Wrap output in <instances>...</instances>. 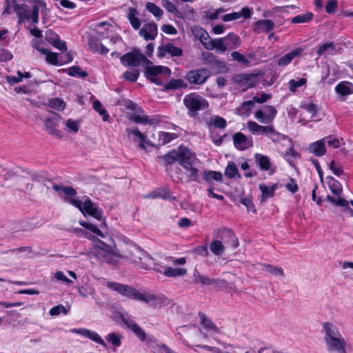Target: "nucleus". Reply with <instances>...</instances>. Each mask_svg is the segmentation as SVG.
Listing matches in <instances>:
<instances>
[{
	"instance_id": "3c124183",
	"label": "nucleus",
	"mask_w": 353,
	"mask_h": 353,
	"mask_svg": "<svg viewBox=\"0 0 353 353\" xmlns=\"http://www.w3.org/2000/svg\"><path fill=\"white\" fill-rule=\"evenodd\" d=\"M313 17V14L310 12H306L304 14H299L291 19V22L292 23H307L312 20Z\"/></svg>"
},
{
	"instance_id": "f8f14e48",
	"label": "nucleus",
	"mask_w": 353,
	"mask_h": 353,
	"mask_svg": "<svg viewBox=\"0 0 353 353\" xmlns=\"http://www.w3.org/2000/svg\"><path fill=\"white\" fill-rule=\"evenodd\" d=\"M218 238L223 240L225 243L232 248H236L239 245L237 237L233 230L230 228H223L220 229L218 231Z\"/></svg>"
},
{
	"instance_id": "5701e85b",
	"label": "nucleus",
	"mask_w": 353,
	"mask_h": 353,
	"mask_svg": "<svg viewBox=\"0 0 353 353\" xmlns=\"http://www.w3.org/2000/svg\"><path fill=\"white\" fill-rule=\"evenodd\" d=\"M325 141L326 139H322L311 143L308 147V150L316 157L324 155L326 153Z\"/></svg>"
},
{
	"instance_id": "0e129e2a",
	"label": "nucleus",
	"mask_w": 353,
	"mask_h": 353,
	"mask_svg": "<svg viewBox=\"0 0 353 353\" xmlns=\"http://www.w3.org/2000/svg\"><path fill=\"white\" fill-rule=\"evenodd\" d=\"M303 108L305 109L307 112H309L312 114V118H314L316 117L317 113L319 111V108L317 105L310 103L309 104H305L301 106Z\"/></svg>"
},
{
	"instance_id": "c756f323",
	"label": "nucleus",
	"mask_w": 353,
	"mask_h": 353,
	"mask_svg": "<svg viewBox=\"0 0 353 353\" xmlns=\"http://www.w3.org/2000/svg\"><path fill=\"white\" fill-rule=\"evenodd\" d=\"M336 93L341 96H347L353 93V84L349 81H341L335 87Z\"/></svg>"
},
{
	"instance_id": "58836bf2",
	"label": "nucleus",
	"mask_w": 353,
	"mask_h": 353,
	"mask_svg": "<svg viewBox=\"0 0 353 353\" xmlns=\"http://www.w3.org/2000/svg\"><path fill=\"white\" fill-rule=\"evenodd\" d=\"M176 138V135L174 133L160 132L158 135V144L159 145H164Z\"/></svg>"
},
{
	"instance_id": "6ab92c4d",
	"label": "nucleus",
	"mask_w": 353,
	"mask_h": 353,
	"mask_svg": "<svg viewBox=\"0 0 353 353\" xmlns=\"http://www.w3.org/2000/svg\"><path fill=\"white\" fill-rule=\"evenodd\" d=\"M129 119L136 123H143L148 125L157 124L160 122V119L158 116H153L150 118L148 116L143 114H130Z\"/></svg>"
},
{
	"instance_id": "a19ab883",
	"label": "nucleus",
	"mask_w": 353,
	"mask_h": 353,
	"mask_svg": "<svg viewBox=\"0 0 353 353\" xmlns=\"http://www.w3.org/2000/svg\"><path fill=\"white\" fill-rule=\"evenodd\" d=\"M327 179H329L328 185L331 192L334 194L340 196V194L342 192V187L339 182L332 176H329Z\"/></svg>"
},
{
	"instance_id": "338daca9",
	"label": "nucleus",
	"mask_w": 353,
	"mask_h": 353,
	"mask_svg": "<svg viewBox=\"0 0 353 353\" xmlns=\"http://www.w3.org/2000/svg\"><path fill=\"white\" fill-rule=\"evenodd\" d=\"M334 205L344 208L345 210H348L350 212L351 216H353V210L351 208H350L349 202L347 201H346L345 199H344L341 197L336 199Z\"/></svg>"
},
{
	"instance_id": "2f4dec72",
	"label": "nucleus",
	"mask_w": 353,
	"mask_h": 353,
	"mask_svg": "<svg viewBox=\"0 0 353 353\" xmlns=\"http://www.w3.org/2000/svg\"><path fill=\"white\" fill-rule=\"evenodd\" d=\"M52 34V31L47 32L46 36V40L49 43H50L52 45H53V46L57 48V49H59V50H60L61 51H66L67 50V46H66L65 42L63 41H61L60 39H59V37L58 35H57V34L54 35V39L49 37V35Z\"/></svg>"
},
{
	"instance_id": "dca6fc26",
	"label": "nucleus",
	"mask_w": 353,
	"mask_h": 353,
	"mask_svg": "<svg viewBox=\"0 0 353 353\" xmlns=\"http://www.w3.org/2000/svg\"><path fill=\"white\" fill-rule=\"evenodd\" d=\"M232 138L234 146L239 150H244L252 146V141L242 132H236Z\"/></svg>"
},
{
	"instance_id": "680f3d73",
	"label": "nucleus",
	"mask_w": 353,
	"mask_h": 353,
	"mask_svg": "<svg viewBox=\"0 0 353 353\" xmlns=\"http://www.w3.org/2000/svg\"><path fill=\"white\" fill-rule=\"evenodd\" d=\"M139 76V70L134 69L132 71H126L123 73V77L125 80L135 82Z\"/></svg>"
},
{
	"instance_id": "412c9836",
	"label": "nucleus",
	"mask_w": 353,
	"mask_h": 353,
	"mask_svg": "<svg viewBox=\"0 0 353 353\" xmlns=\"http://www.w3.org/2000/svg\"><path fill=\"white\" fill-rule=\"evenodd\" d=\"M275 27V23L270 19H260L253 24V30L256 33H259L261 30L269 32L272 30Z\"/></svg>"
},
{
	"instance_id": "9b49d317",
	"label": "nucleus",
	"mask_w": 353,
	"mask_h": 353,
	"mask_svg": "<svg viewBox=\"0 0 353 353\" xmlns=\"http://www.w3.org/2000/svg\"><path fill=\"white\" fill-rule=\"evenodd\" d=\"M37 50H39L41 53L46 55V59L47 61L52 65H62L63 63H69L72 61V57L69 53H66L64 56L65 57V59H63L62 57H61L59 63L58 60V54L55 52H52L48 49H45L43 48H40L39 46H35L34 47Z\"/></svg>"
},
{
	"instance_id": "37998d69",
	"label": "nucleus",
	"mask_w": 353,
	"mask_h": 353,
	"mask_svg": "<svg viewBox=\"0 0 353 353\" xmlns=\"http://www.w3.org/2000/svg\"><path fill=\"white\" fill-rule=\"evenodd\" d=\"M162 6L164 7L169 12L174 14L178 18H182V14L181 12L178 10L176 6L172 3L169 0H163Z\"/></svg>"
},
{
	"instance_id": "f03ea898",
	"label": "nucleus",
	"mask_w": 353,
	"mask_h": 353,
	"mask_svg": "<svg viewBox=\"0 0 353 353\" xmlns=\"http://www.w3.org/2000/svg\"><path fill=\"white\" fill-rule=\"evenodd\" d=\"M323 330L325 332L323 340L329 352L347 353V342L335 325L330 322L324 323Z\"/></svg>"
},
{
	"instance_id": "ddd939ff",
	"label": "nucleus",
	"mask_w": 353,
	"mask_h": 353,
	"mask_svg": "<svg viewBox=\"0 0 353 353\" xmlns=\"http://www.w3.org/2000/svg\"><path fill=\"white\" fill-rule=\"evenodd\" d=\"M121 319L125 325L132 330V332L141 341H146L147 335L143 330L128 316H121Z\"/></svg>"
},
{
	"instance_id": "de8ad7c7",
	"label": "nucleus",
	"mask_w": 353,
	"mask_h": 353,
	"mask_svg": "<svg viewBox=\"0 0 353 353\" xmlns=\"http://www.w3.org/2000/svg\"><path fill=\"white\" fill-rule=\"evenodd\" d=\"M53 189L57 191H62L66 196H74L77 194V190L71 186H61L57 184L53 185Z\"/></svg>"
},
{
	"instance_id": "774afa93",
	"label": "nucleus",
	"mask_w": 353,
	"mask_h": 353,
	"mask_svg": "<svg viewBox=\"0 0 353 353\" xmlns=\"http://www.w3.org/2000/svg\"><path fill=\"white\" fill-rule=\"evenodd\" d=\"M306 83V79L301 78L298 81L291 79L289 81L290 89L292 92H295L296 88L303 85Z\"/></svg>"
},
{
	"instance_id": "cd10ccee",
	"label": "nucleus",
	"mask_w": 353,
	"mask_h": 353,
	"mask_svg": "<svg viewBox=\"0 0 353 353\" xmlns=\"http://www.w3.org/2000/svg\"><path fill=\"white\" fill-rule=\"evenodd\" d=\"M303 50L302 48H297L291 52H288L285 55L283 56L278 60V65L279 66H285L288 65L294 58L300 56Z\"/></svg>"
},
{
	"instance_id": "a211bd4d",
	"label": "nucleus",
	"mask_w": 353,
	"mask_h": 353,
	"mask_svg": "<svg viewBox=\"0 0 353 353\" xmlns=\"http://www.w3.org/2000/svg\"><path fill=\"white\" fill-rule=\"evenodd\" d=\"M140 36L145 40H154L157 35V26L154 23H148L143 25L139 31Z\"/></svg>"
},
{
	"instance_id": "4be33fe9",
	"label": "nucleus",
	"mask_w": 353,
	"mask_h": 353,
	"mask_svg": "<svg viewBox=\"0 0 353 353\" xmlns=\"http://www.w3.org/2000/svg\"><path fill=\"white\" fill-rule=\"evenodd\" d=\"M97 256L102 262L113 265L117 263L118 259L119 258V255L114 251L113 248H111L108 251L103 252Z\"/></svg>"
},
{
	"instance_id": "6e6d98bb",
	"label": "nucleus",
	"mask_w": 353,
	"mask_h": 353,
	"mask_svg": "<svg viewBox=\"0 0 353 353\" xmlns=\"http://www.w3.org/2000/svg\"><path fill=\"white\" fill-rule=\"evenodd\" d=\"M265 270L270 273L271 274L276 276H283L284 272L281 268L274 267L270 264H264L263 265Z\"/></svg>"
},
{
	"instance_id": "f704fd0d",
	"label": "nucleus",
	"mask_w": 353,
	"mask_h": 353,
	"mask_svg": "<svg viewBox=\"0 0 353 353\" xmlns=\"http://www.w3.org/2000/svg\"><path fill=\"white\" fill-rule=\"evenodd\" d=\"M254 158L257 165L259 166L261 170L267 171L270 170L271 163L267 156L257 153L254 155Z\"/></svg>"
},
{
	"instance_id": "ea45409f",
	"label": "nucleus",
	"mask_w": 353,
	"mask_h": 353,
	"mask_svg": "<svg viewBox=\"0 0 353 353\" xmlns=\"http://www.w3.org/2000/svg\"><path fill=\"white\" fill-rule=\"evenodd\" d=\"M225 175L230 179H233L235 176H237L238 178L241 177L239 174V170L236 164L233 161H230L228 163L225 170Z\"/></svg>"
},
{
	"instance_id": "bf43d9fd",
	"label": "nucleus",
	"mask_w": 353,
	"mask_h": 353,
	"mask_svg": "<svg viewBox=\"0 0 353 353\" xmlns=\"http://www.w3.org/2000/svg\"><path fill=\"white\" fill-rule=\"evenodd\" d=\"M125 131L128 135L133 134L134 136V141H136L135 137L141 141H144L146 139V136L143 133L141 132L137 127L132 129L127 128Z\"/></svg>"
},
{
	"instance_id": "f3484780",
	"label": "nucleus",
	"mask_w": 353,
	"mask_h": 353,
	"mask_svg": "<svg viewBox=\"0 0 353 353\" xmlns=\"http://www.w3.org/2000/svg\"><path fill=\"white\" fill-rule=\"evenodd\" d=\"M252 12V9L248 7H244L239 12H232L223 15L222 17V20L223 21H230L239 19L241 17H243L244 19H246L250 18Z\"/></svg>"
},
{
	"instance_id": "f257e3e1",
	"label": "nucleus",
	"mask_w": 353,
	"mask_h": 353,
	"mask_svg": "<svg viewBox=\"0 0 353 353\" xmlns=\"http://www.w3.org/2000/svg\"><path fill=\"white\" fill-rule=\"evenodd\" d=\"M158 159L162 160V164L165 166L178 163L184 169L185 183L199 182L201 162L189 148L180 146L163 156L158 157Z\"/></svg>"
},
{
	"instance_id": "69168bd1",
	"label": "nucleus",
	"mask_w": 353,
	"mask_h": 353,
	"mask_svg": "<svg viewBox=\"0 0 353 353\" xmlns=\"http://www.w3.org/2000/svg\"><path fill=\"white\" fill-rule=\"evenodd\" d=\"M78 292L81 296L87 297L88 295H93L94 294V289L88 285L81 286L78 288Z\"/></svg>"
},
{
	"instance_id": "473e14b6",
	"label": "nucleus",
	"mask_w": 353,
	"mask_h": 353,
	"mask_svg": "<svg viewBox=\"0 0 353 353\" xmlns=\"http://www.w3.org/2000/svg\"><path fill=\"white\" fill-rule=\"evenodd\" d=\"M199 316L201 317V323L205 330L216 334L220 333L219 328L210 319L207 318L204 314L199 313Z\"/></svg>"
},
{
	"instance_id": "5fc2aeb1",
	"label": "nucleus",
	"mask_w": 353,
	"mask_h": 353,
	"mask_svg": "<svg viewBox=\"0 0 353 353\" xmlns=\"http://www.w3.org/2000/svg\"><path fill=\"white\" fill-rule=\"evenodd\" d=\"M239 202L246 207L248 212H252L253 213L256 212V210L252 202V196L241 197Z\"/></svg>"
},
{
	"instance_id": "e433bc0d",
	"label": "nucleus",
	"mask_w": 353,
	"mask_h": 353,
	"mask_svg": "<svg viewBox=\"0 0 353 353\" xmlns=\"http://www.w3.org/2000/svg\"><path fill=\"white\" fill-rule=\"evenodd\" d=\"M187 274V270L183 268H172L167 267L163 271V274L168 277H176L185 275Z\"/></svg>"
},
{
	"instance_id": "09e8293b",
	"label": "nucleus",
	"mask_w": 353,
	"mask_h": 353,
	"mask_svg": "<svg viewBox=\"0 0 353 353\" xmlns=\"http://www.w3.org/2000/svg\"><path fill=\"white\" fill-rule=\"evenodd\" d=\"M253 100L243 101L241 103L240 106L236 109L240 114H248L254 106Z\"/></svg>"
},
{
	"instance_id": "2eb2a0df",
	"label": "nucleus",
	"mask_w": 353,
	"mask_h": 353,
	"mask_svg": "<svg viewBox=\"0 0 353 353\" xmlns=\"http://www.w3.org/2000/svg\"><path fill=\"white\" fill-rule=\"evenodd\" d=\"M248 128L253 134H279L273 125H260L255 121H249L248 123Z\"/></svg>"
},
{
	"instance_id": "603ef678",
	"label": "nucleus",
	"mask_w": 353,
	"mask_h": 353,
	"mask_svg": "<svg viewBox=\"0 0 353 353\" xmlns=\"http://www.w3.org/2000/svg\"><path fill=\"white\" fill-rule=\"evenodd\" d=\"M93 109L96 112H99V114L100 115L102 116L103 121H106L110 118V116L107 113V111L105 110V109L102 108V105H101V102L99 100H95L93 102Z\"/></svg>"
},
{
	"instance_id": "4c0bfd02",
	"label": "nucleus",
	"mask_w": 353,
	"mask_h": 353,
	"mask_svg": "<svg viewBox=\"0 0 353 353\" xmlns=\"http://www.w3.org/2000/svg\"><path fill=\"white\" fill-rule=\"evenodd\" d=\"M224 40L228 48H236L241 44L239 37L234 33H229Z\"/></svg>"
},
{
	"instance_id": "aec40b11",
	"label": "nucleus",
	"mask_w": 353,
	"mask_h": 353,
	"mask_svg": "<svg viewBox=\"0 0 353 353\" xmlns=\"http://www.w3.org/2000/svg\"><path fill=\"white\" fill-rule=\"evenodd\" d=\"M74 332L103 345L104 347H108L103 339L96 332L88 329L74 330Z\"/></svg>"
},
{
	"instance_id": "4468645a",
	"label": "nucleus",
	"mask_w": 353,
	"mask_h": 353,
	"mask_svg": "<svg viewBox=\"0 0 353 353\" xmlns=\"http://www.w3.org/2000/svg\"><path fill=\"white\" fill-rule=\"evenodd\" d=\"M157 56L163 58L166 54H169L172 57H179L183 55V50L176 47L172 43H168L158 47Z\"/></svg>"
},
{
	"instance_id": "052dcab7",
	"label": "nucleus",
	"mask_w": 353,
	"mask_h": 353,
	"mask_svg": "<svg viewBox=\"0 0 353 353\" xmlns=\"http://www.w3.org/2000/svg\"><path fill=\"white\" fill-rule=\"evenodd\" d=\"M146 8L150 12L152 13L154 16L157 17H161L163 13V11L154 3L148 2L146 4Z\"/></svg>"
},
{
	"instance_id": "a18cd8bd",
	"label": "nucleus",
	"mask_w": 353,
	"mask_h": 353,
	"mask_svg": "<svg viewBox=\"0 0 353 353\" xmlns=\"http://www.w3.org/2000/svg\"><path fill=\"white\" fill-rule=\"evenodd\" d=\"M210 250L216 256H220L224 252V246L221 241H212L210 244Z\"/></svg>"
},
{
	"instance_id": "e2e57ef3",
	"label": "nucleus",
	"mask_w": 353,
	"mask_h": 353,
	"mask_svg": "<svg viewBox=\"0 0 353 353\" xmlns=\"http://www.w3.org/2000/svg\"><path fill=\"white\" fill-rule=\"evenodd\" d=\"M125 107L127 109L134 111L132 114H141L143 115V109L139 106L137 103L131 101H128L125 104Z\"/></svg>"
},
{
	"instance_id": "c9c22d12",
	"label": "nucleus",
	"mask_w": 353,
	"mask_h": 353,
	"mask_svg": "<svg viewBox=\"0 0 353 353\" xmlns=\"http://www.w3.org/2000/svg\"><path fill=\"white\" fill-rule=\"evenodd\" d=\"M188 84L184 82L183 79H172L167 83L164 84V90L167 91L169 90H176L179 88H187Z\"/></svg>"
},
{
	"instance_id": "7c9ffc66",
	"label": "nucleus",
	"mask_w": 353,
	"mask_h": 353,
	"mask_svg": "<svg viewBox=\"0 0 353 353\" xmlns=\"http://www.w3.org/2000/svg\"><path fill=\"white\" fill-rule=\"evenodd\" d=\"M259 190L261 191V201L263 202L269 198L274 196L275 190L276 189V184H274L270 187L265 185V184H260L259 186Z\"/></svg>"
},
{
	"instance_id": "79ce46f5",
	"label": "nucleus",
	"mask_w": 353,
	"mask_h": 353,
	"mask_svg": "<svg viewBox=\"0 0 353 353\" xmlns=\"http://www.w3.org/2000/svg\"><path fill=\"white\" fill-rule=\"evenodd\" d=\"M122 339L123 336L121 334L117 332L110 333L106 337L108 342L111 343L114 347L121 346Z\"/></svg>"
},
{
	"instance_id": "9d476101",
	"label": "nucleus",
	"mask_w": 353,
	"mask_h": 353,
	"mask_svg": "<svg viewBox=\"0 0 353 353\" xmlns=\"http://www.w3.org/2000/svg\"><path fill=\"white\" fill-rule=\"evenodd\" d=\"M82 213H86L87 214L94 217L97 221H99V227L102 228L105 226V222L103 217V212L98 208L94 207L92 201L88 196H85V199L83 201V210Z\"/></svg>"
},
{
	"instance_id": "20e7f679",
	"label": "nucleus",
	"mask_w": 353,
	"mask_h": 353,
	"mask_svg": "<svg viewBox=\"0 0 353 353\" xmlns=\"http://www.w3.org/2000/svg\"><path fill=\"white\" fill-rule=\"evenodd\" d=\"M125 257L132 263L144 270H148L154 265L151 256L136 245H132L127 250Z\"/></svg>"
},
{
	"instance_id": "49530a36",
	"label": "nucleus",
	"mask_w": 353,
	"mask_h": 353,
	"mask_svg": "<svg viewBox=\"0 0 353 353\" xmlns=\"http://www.w3.org/2000/svg\"><path fill=\"white\" fill-rule=\"evenodd\" d=\"M94 247L97 249V256L102 254L103 252L108 251L109 249L112 248L98 238H95L94 239Z\"/></svg>"
},
{
	"instance_id": "864d4df0",
	"label": "nucleus",
	"mask_w": 353,
	"mask_h": 353,
	"mask_svg": "<svg viewBox=\"0 0 353 353\" xmlns=\"http://www.w3.org/2000/svg\"><path fill=\"white\" fill-rule=\"evenodd\" d=\"M48 105L57 110H63L65 107V103L62 99L54 98L49 100Z\"/></svg>"
},
{
	"instance_id": "393cba45",
	"label": "nucleus",
	"mask_w": 353,
	"mask_h": 353,
	"mask_svg": "<svg viewBox=\"0 0 353 353\" xmlns=\"http://www.w3.org/2000/svg\"><path fill=\"white\" fill-rule=\"evenodd\" d=\"M23 170L19 168H11L8 167H3L0 165V176H2L5 181L12 180L19 177L20 172Z\"/></svg>"
},
{
	"instance_id": "13d9d810",
	"label": "nucleus",
	"mask_w": 353,
	"mask_h": 353,
	"mask_svg": "<svg viewBox=\"0 0 353 353\" xmlns=\"http://www.w3.org/2000/svg\"><path fill=\"white\" fill-rule=\"evenodd\" d=\"M68 74L72 77L79 76L82 78L88 77V72L83 71L79 66H72L69 68Z\"/></svg>"
},
{
	"instance_id": "39448f33",
	"label": "nucleus",
	"mask_w": 353,
	"mask_h": 353,
	"mask_svg": "<svg viewBox=\"0 0 353 353\" xmlns=\"http://www.w3.org/2000/svg\"><path fill=\"white\" fill-rule=\"evenodd\" d=\"M183 104L188 109V115L190 117H196L199 111L204 110L209 106L208 101L195 92L186 94L183 98Z\"/></svg>"
},
{
	"instance_id": "4d7b16f0",
	"label": "nucleus",
	"mask_w": 353,
	"mask_h": 353,
	"mask_svg": "<svg viewBox=\"0 0 353 353\" xmlns=\"http://www.w3.org/2000/svg\"><path fill=\"white\" fill-rule=\"evenodd\" d=\"M262 110L264 111L266 119L268 120V121H271L272 123L277 113L276 108L272 105H266L263 107Z\"/></svg>"
},
{
	"instance_id": "a878e982",
	"label": "nucleus",
	"mask_w": 353,
	"mask_h": 353,
	"mask_svg": "<svg viewBox=\"0 0 353 353\" xmlns=\"http://www.w3.org/2000/svg\"><path fill=\"white\" fill-rule=\"evenodd\" d=\"M12 3L14 11L16 12L17 16L19 17V22L20 23H23L25 19H30V14H28L29 8L27 4H18L16 3L15 0L12 1Z\"/></svg>"
},
{
	"instance_id": "c85d7f7f",
	"label": "nucleus",
	"mask_w": 353,
	"mask_h": 353,
	"mask_svg": "<svg viewBox=\"0 0 353 353\" xmlns=\"http://www.w3.org/2000/svg\"><path fill=\"white\" fill-rule=\"evenodd\" d=\"M202 176L203 179L208 184H211L212 181L221 182L223 179L221 172L208 170L202 172Z\"/></svg>"
},
{
	"instance_id": "8fccbe9b",
	"label": "nucleus",
	"mask_w": 353,
	"mask_h": 353,
	"mask_svg": "<svg viewBox=\"0 0 353 353\" xmlns=\"http://www.w3.org/2000/svg\"><path fill=\"white\" fill-rule=\"evenodd\" d=\"M80 225L82 227L92 231L93 233L96 234L97 235H98L101 237H104L103 234L98 228V227H99V225H96L95 224H94L92 223L87 222V221H80Z\"/></svg>"
},
{
	"instance_id": "423d86ee",
	"label": "nucleus",
	"mask_w": 353,
	"mask_h": 353,
	"mask_svg": "<svg viewBox=\"0 0 353 353\" xmlns=\"http://www.w3.org/2000/svg\"><path fill=\"white\" fill-rule=\"evenodd\" d=\"M263 77V73L254 72L250 73H240L235 74L232 78L233 83L238 85L242 88V91H247L254 88Z\"/></svg>"
},
{
	"instance_id": "bb28decb",
	"label": "nucleus",
	"mask_w": 353,
	"mask_h": 353,
	"mask_svg": "<svg viewBox=\"0 0 353 353\" xmlns=\"http://www.w3.org/2000/svg\"><path fill=\"white\" fill-rule=\"evenodd\" d=\"M159 74L170 75L171 74V70L166 66L154 65L148 67L145 70V77L148 79L151 77H156V76Z\"/></svg>"
},
{
	"instance_id": "c03bdc74",
	"label": "nucleus",
	"mask_w": 353,
	"mask_h": 353,
	"mask_svg": "<svg viewBox=\"0 0 353 353\" xmlns=\"http://www.w3.org/2000/svg\"><path fill=\"white\" fill-rule=\"evenodd\" d=\"M227 125L226 120L219 116H214L211 117L208 125H213L214 127L219 129H225Z\"/></svg>"
},
{
	"instance_id": "7ed1b4c3",
	"label": "nucleus",
	"mask_w": 353,
	"mask_h": 353,
	"mask_svg": "<svg viewBox=\"0 0 353 353\" xmlns=\"http://www.w3.org/2000/svg\"><path fill=\"white\" fill-rule=\"evenodd\" d=\"M107 287L125 297L143 301L153 307H155L158 303V299L154 294L149 292L140 293L135 288L127 285L115 282H108Z\"/></svg>"
},
{
	"instance_id": "b1692460",
	"label": "nucleus",
	"mask_w": 353,
	"mask_h": 353,
	"mask_svg": "<svg viewBox=\"0 0 353 353\" xmlns=\"http://www.w3.org/2000/svg\"><path fill=\"white\" fill-rule=\"evenodd\" d=\"M204 48L207 50L216 49L219 52H223L228 49L227 44L223 39H212L205 42Z\"/></svg>"
},
{
	"instance_id": "6e6552de",
	"label": "nucleus",
	"mask_w": 353,
	"mask_h": 353,
	"mask_svg": "<svg viewBox=\"0 0 353 353\" xmlns=\"http://www.w3.org/2000/svg\"><path fill=\"white\" fill-rule=\"evenodd\" d=\"M61 119L62 117L61 115L55 112H51V114L49 117L42 119L45 124L46 130L48 131L49 134L59 139L63 137L61 132L57 129Z\"/></svg>"
},
{
	"instance_id": "0eeeda50",
	"label": "nucleus",
	"mask_w": 353,
	"mask_h": 353,
	"mask_svg": "<svg viewBox=\"0 0 353 353\" xmlns=\"http://www.w3.org/2000/svg\"><path fill=\"white\" fill-rule=\"evenodd\" d=\"M211 72L205 68H199L188 71L185 75V79L190 84L203 85L210 77Z\"/></svg>"
},
{
	"instance_id": "1a4fd4ad",
	"label": "nucleus",
	"mask_w": 353,
	"mask_h": 353,
	"mask_svg": "<svg viewBox=\"0 0 353 353\" xmlns=\"http://www.w3.org/2000/svg\"><path fill=\"white\" fill-rule=\"evenodd\" d=\"M145 59V56L138 48H133L132 51L125 53L120 58L121 63L125 67L137 68L140 65L141 59Z\"/></svg>"
},
{
	"instance_id": "72a5a7b5",
	"label": "nucleus",
	"mask_w": 353,
	"mask_h": 353,
	"mask_svg": "<svg viewBox=\"0 0 353 353\" xmlns=\"http://www.w3.org/2000/svg\"><path fill=\"white\" fill-rule=\"evenodd\" d=\"M214 279L207 276L202 275L197 270L193 273V283L203 285H210L213 283Z\"/></svg>"
}]
</instances>
